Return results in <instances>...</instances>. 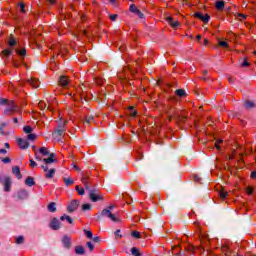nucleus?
I'll list each match as a JSON object with an SVG mask.
<instances>
[{
    "label": "nucleus",
    "instance_id": "obj_7",
    "mask_svg": "<svg viewBox=\"0 0 256 256\" xmlns=\"http://www.w3.org/2000/svg\"><path fill=\"white\" fill-rule=\"evenodd\" d=\"M80 203L81 202L79 200H72L67 206L68 213H75V211L79 209Z\"/></svg>",
    "mask_w": 256,
    "mask_h": 256
},
{
    "label": "nucleus",
    "instance_id": "obj_57",
    "mask_svg": "<svg viewBox=\"0 0 256 256\" xmlns=\"http://www.w3.org/2000/svg\"><path fill=\"white\" fill-rule=\"evenodd\" d=\"M1 161H2V163L7 165V164L11 163V158H9V157L1 158Z\"/></svg>",
    "mask_w": 256,
    "mask_h": 256
},
{
    "label": "nucleus",
    "instance_id": "obj_63",
    "mask_svg": "<svg viewBox=\"0 0 256 256\" xmlns=\"http://www.w3.org/2000/svg\"><path fill=\"white\" fill-rule=\"evenodd\" d=\"M245 155H247V153H240L239 154V161L243 162V157H245Z\"/></svg>",
    "mask_w": 256,
    "mask_h": 256
},
{
    "label": "nucleus",
    "instance_id": "obj_64",
    "mask_svg": "<svg viewBox=\"0 0 256 256\" xmlns=\"http://www.w3.org/2000/svg\"><path fill=\"white\" fill-rule=\"evenodd\" d=\"M82 35H83L84 37H89V30H83V31H82Z\"/></svg>",
    "mask_w": 256,
    "mask_h": 256
},
{
    "label": "nucleus",
    "instance_id": "obj_27",
    "mask_svg": "<svg viewBox=\"0 0 256 256\" xmlns=\"http://www.w3.org/2000/svg\"><path fill=\"white\" fill-rule=\"evenodd\" d=\"M216 9H218V11H223V9H225V1L220 0L217 1L215 4Z\"/></svg>",
    "mask_w": 256,
    "mask_h": 256
},
{
    "label": "nucleus",
    "instance_id": "obj_14",
    "mask_svg": "<svg viewBox=\"0 0 256 256\" xmlns=\"http://www.w3.org/2000/svg\"><path fill=\"white\" fill-rule=\"evenodd\" d=\"M59 121H58V127L57 129L63 130V131H67V123H69V121L67 120H63V118H61V114H59Z\"/></svg>",
    "mask_w": 256,
    "mask_h": 256
},
{
    "label": "nucleus",
    "instance_id": "obj_18",
    "mask_svg": "<svg viewBox=\"0 0 256 256\" xmlns=\"http://www.w3.org/2000/svg\"><path fill=\"white\" fill-rule=\"evenodd\" d=\"M62 243L65 249H71V237H69L68 235L63 236Z\"/></svg>",
    "mask_w": 256,
    "mask_h": 256
},
{
    "label": "nucleus",
    "instance_id": "obj_3",
    "mask_svg": "<svg viewBox=\"0 0 256 256\" xmlns=\"http://www.w3.org/2000/svg\"><path fill=\"white\" fill-rule=\"evenodd\" d=\"M51 49L54 51V55L52 56L51 59H55V57H59L61 55L62 57L65 56L67 53V49L64 47H61V44H55L52 45Z\"/></svg>",
    "mask_w": 256,
    "mask_h": 256
},
{
    "label": "nucleus",
    "instance_id": "obj_20",
    "mask_svg": "<svg viewBox=\"0 0 256 256\" xmlns=\"http://www.w3.org/2000/svg\"><path fill=\"white\" fill-rule=\"evenodd\" d=\"M12 173L17 179H23V175L21 174V168H19V166L12 167Z\"/></svg>",
    "mask_w": 256,
    "mask_h": 256
},
{
    "label": "nucleus",
    "instance_id": "obj_46",
    "mask_svg": "<svg viewBox=\"0 0 256 256\" xmlns=\"http://www.w3.org/2000/svg\"><path fill=\"white\" fill-rule=\"evenodd\" d=\"M131 235L134 239H141V233L139 231H132Z\"/></svg>",
    "mask_w": 256,
    "mask_h": 256
},
{
    "label": "nucleus",
    "instance_id": "obj_44",
    "mask_svg": "<svg viewBox=\"0 0 256 256\" xmlns=\"http://www.w3.org/2000/svg\"><path fill=\"white\" fill-rule=\"evenodd\" d=\"M15 243H16L17 245H21V244L25 243V238H24L23 236H18V237L16 238Z\"/></svg>",
    "mask_w": 256,
    "mask_h": 256
},
{
    "label": "nucleus",
    "instance_id": "obj_56",
    "mask_svg": "<svg viewBox=\"0 0 256 256\" xmlns=\"http://www.w3.org/2000/svg\"><path fill=\"white\" fill-rule=\"evenodd\" d=\"M95 83H96V85H103V83H105V81L103 80V78H96Z\"/></svg>",
    "mask_w": 256,
    "mask_h": 256
},
{
    "label": "nucleus",
    "instance_id": "obj_37",
    "mask_svg": "<svg viewBox=\"0 0 256 256\" xmlns=\"http://www.w3.org/2000/svg\"><path fill=\"white\" fill-rule=\"evenodd\" d=\"M218 46L222 47L223 49H229V43H227V41H223V40L218 41Z\"/></svg>",
    "mask_w": 256,
    "mask_h": 256
},
{
    "label": "nucleus",
    "instance_id": "obj_2",
    "mask_svg": "<svg viewBox=\"0 0 256 256\" xmlns=\"http://www.w3.org/2000/svg\"><path fill=\"white\" fill-rule=\"evenodd\" d=\"M0 183H1V185H3L4 191L6 193H9V191H11V185H12L11 176L1 174L0 175Z\"/></svg>",
    "mask_w": 256,
    "mask_h": 256
},
{
    "label": "nucleus",
    "instance_id": "obj_23",
    "mask_svg": "<svg viewBox=\"0 0 256 256\" xmlns=\"http://www.w3.org/2000/svg\"><path fill=\"white\" fill-rule=\"evenodd\" d=\"M66 130H61L56 128L53 132L54 139H57L58 137H62Z\"/></svg>",
    "mask_w": 256,
    "mask_h": 256
},
{
    "label": "nucleus",
    "instance_id": "obj_45",
    "mask_svg": "<svg viewBox=\"0 0 256 256\" xmlns=\"http://www.w3.org/2000/svg\"><path fill=\"white\" fill-rule=\"evenodd\" d=\"M75 190L77 191L78 195H85V189L84 188L76 186Z\"/></svg>",
    "mask_w": 256,
    "mask_h": 256
},
{
    "label": "nucleus",
    "instance_id": "obj_24",
    "mask_svg": "<svg viewBox=\"0 0 256 256\" xmlns=\"http://www.w3.org/2000/svg\"><path fill=\"white\" fill-rule=\"evenodd\" d=\"M228 195H229V192H227V190H225V188L220 189L219 196H220L222 201H225V199H227Z\"/></svg>",
    "mask_w": 256,
    "mask_h": 256
},
{
    "label": "nucleus",
    "instance_id": "obj_32",
    "mask_svg": "<svg viewBox=\"0 0 256 256\" xmlns=\"http://www.w3.org/2000/svg\"><path fill=\"white\" fill-rule=\"evenodd\" d=\"M221 252H222L225 256H231V250L228 248V246H222V247H221Z\"/></svg>",
    "mask_w": 256,
    "mask_h": 256
},
{
    "label": "nucleus",
    "instance_id": "obj_38",
    "mask_svg": "<svg viewBox=\"0 0 256 256\" xmlns=\"http://www.w3.org/2000/svg\"><path fill=\"white\" fill-rule=\"evenodd\" d=\"M244 105L247 109H253L255 107V103L251 100H246Z\"/></svg>",
    "mask_w": 256,
    "mask_h": 256
},
{
    "label": "nucleus",
    "instance_id": "obj_31",
    "mask_svg": "<svg viewBox=\"0 0 256 256\" xmlns=\"http://www.w3.org/2000/svg\"><path fill=\"white\" fill-rule=\"evenodd\" d=\"M75 253L76 255H85V248L83 246H76Z\"/></svg>",
    "mask_w": 256,
    "mask_h": 256
},
{
    "label": "nucleus",
    "instance_id": "obj_60",
    "mask_svg": "<svg viewBox=\"0 0 256 256\" xmlns=\"http://www.w3.org/2000/svg\"><path fill=\"white\" fill-rule=\"evenodd\" d=\"M236 80H237L236 77L228 76V82H229V83H235Z\"/></svg>",
    "mask_w": 256,
    "mask_h": 256
},
{
    "label": "nucleus",
    "instance_id": "obj_50",
    "mask_svg": "<svg viewBox=\"0 0 256 256\" xmlns=\"http://www.w3.org/2000/svg\"><path fill=\"white\" fill-rule=\"evenodd\" d=\"M221 143H223V140H222V139H219V140H217V141L215 142V147H216V149H217L218 151L221 150V146H220Z\"/></svg>",
    "mask_w": 256,
    "mask_h": 256
},
{
    "label": "nucleus",
    "instance_id": "obj_28",
    "mask_svg": "<svg viewBox=\"0 0 256 256\" xmlns=\"http://www.w3.org/2000/svg\"><path fill=\"white\" fill-rule=\"evenodd\" d=\"M175 95H177V97L183 98L187 97V92H185V89H177L175 91Z\"/></svg>",
    "mask_w": 256,
    "mask_h": 256
},
{
    "label": "nucleus",
    "instance_id": "obj_51",
    "mask_svg": "<svg viewBox=\"0 0 256 256\" xmlns=\"http://www.w3.org/2000/svg\"><path fill=\"white\" fill-rule=\"evenodd\" d=\"M84 233H85L86 237H88V239H93V232H91L89 230H84Z\"/></svg>",
    "mask_w": 256,
    "mask_h": 256
},
{
    "label": "nucleus",
    "instance_id": "obj_5",
    "mask_svg": "<svg viewBox=\"0 0 256 256\" xmlns=\"http://www.w3.org/2000/svg\"><path fill=\"white\" fill-rule=\"evenodd\" d=\"M89 197H90V200L93 202V203H97V201H103V195L99 194L97 192V190H91L89 188Z\"/></svg>",
    "mask_w": 256,
    "mask_h": 256
},
{
    "label": "nucleus",
    "instance_id": "obj_15",
    "mask_svg": "<svg viewBox=\"0 0 256 256\" xmlns=\"http://www.w3.org/2000/svg\"><path fill=\"white\" fill-rule=\"evenodd\" d=\"M27 197H29V193L27 192V190L25 189H22V190H19L18 193H17V199L19 201H23L25 199H27Z\"/></svg>",
    "mask_w": 256,
    "mask_h": 256
},
{
    "label": "nucleus",
    "instance_id": "obj_1",
    "mask_svg": "<svg viewBox=\"0 0 256 256\" xmlns=\"http://www.w3.org/2000/svg\"><path fill=\"white\" fill-rule=\"evenodd\" d=\"M87 93H89V88L85 86V84H81L76 88V93L74 94L75 101H89L87 97Z\"/></svg>",
    "mask_w": 256,
    "mask_h": 256
},
{
    "label": "nucleus",
    "instance_id": "obj_36",
    "mask_svg": "<svg viewBox=\"0 0 256 256\" xmlns=\"http://www.w3.org/2000/svg\"><path fill=\"white\" fill-rule=\"evenodd\" d=\"M130 117H137V110L133 106H130L128 108Z\"/></svg>",
    "mask_w": 256,
    "mask_h": 256
},
{
    "label": "nucleus",
    "instance_id": "obj_41",
    "mask_svg": "<svg viewBox=\"0 0 256 256\" xmlns=\"http://www.w3.org/2000/svg\"><path fill=\"white\" fill-rule=\"evenodd\" d=\"M95 121V117L93 116H86L84 122L87 123V125H91Z\"/></svg>",
    "mask_w": 256,
    "mask_h": 256
},
{
    "label": "nucleus",
    "instance_id": "obj_21",
    "mask_svg": "<svg viewBox=\"0 0 256 256\" xmlns=\"http://www.w3.org/2000/svg\"><path fill=\"white\" fill-rule=\"evenodd\" d=\"M81 182L83 183L86 191H89V175L82 174Z\"/></svg>",
    "mask_w": 256,
    "mask_h": 256
},
{
    "label": "nucleus",
    "instance_id": "obj_49",
    "mask_svg": "<svg viewBox=\"0 0 256 256\" xmlns=\"http://www.w3.org/2000/svg\"><path fill=\"white\" fill-rule=\"evenodd\" d=\"M9 103H11V101H8L5 98H0V105H7V106H9Z\"/></svg>",
    "mask_w": 256,
    "mask_h": 256
},
{
    "label": "nucleus",
    "instance_id": "obj_26",
    "mask_svg": "<svg viewBox=\"0 0 256 256\" xmlns=\"http://www.w3.org/2000/svg\"><path fill=\"white\" fill-rule=\"evenodd\" d=\"M47 209L50 213H55V211H57V204L55 202H51L48 204Z\"/></svg>",
    "mask_w": 256,
    "mask_h": 256
},
{
    "label": "nucleus",
    "instance_id": "obj_29",
    "mask_svg": "<svg viewBox=\"0 0 256 256\" xmlns=\"http://www.w3.org/2000/svg\"><path fill=\"white\" fill-rule=\"evenodd\" d=\"M8 45H9V47H15V45H17V40L15 39V37L13 35L9 36Z\"/></svg>",
    "mask_w": 256,
    "mask_h": 256
},
{
    "label": "nucleus",
    "instance_id": "obj_61",
    "mask_svg": "<svg viewBox=\"0 0 256 256\" xmlns=\"http://www.w3.org/2000/svg\"><path fill=\"white\" fill-rule=\"evenodd\" d=\"M117 17H118L117 14H111L110 15V21H117Z\"/></svg>",
    "mask_w": 256,
    "mask_h": 256
},
{
    "label": "nucleus",
    "instance_id": "obj_8",
    "mask_svg": "<svg viewBox=\"0 0 256 256\" xmlns=\"http://www.w3.org/2000/svg\"><path fill=\"white\" fill-rule=\"evenodd\" d=\"M101 216L102 217H108V219H110L114 223H119V219L117 218V216H115V214L111 213L110 210L103 209L102 212H101Z\"/></svg>",
    "mask_w": 256,
    "mask_h": 256
},
{
    "label": "nucleus",
    "instance_id": "obj_4",
    "mask_svg": "<svg viewBox=\"0 0 256 256\" xmlns=\"http://www.w3.org/2000/svg\"><path fill=\"white\" fill-rule=\"evenodd\" d=\"M14 113H19V106L14 101H10L8 107L4 110V115L11 116Z\"/></svg>",
    "mask_w": 256,
    "mask_h": 256
},
{
    "label": "nucleus",
    "instance_id": "obj_39",
    "mask_svg": "<svg viewBox=\"0 0 256 256\" xmlns=\"http://www.w3.org/2000/svg\"><path fill=\"white\" fill-rule=\"evenodd\" d=\"M176 121H177V123H185L187 121V116L178 115L176 117Z\"/></svg>",
    "mask_w": 256,
    "mask_h": 256
},
{
    "label": "nucleus",
    "instance_id": "obj_10",
    "mask_svg": "<svg viewBox=\"0 0 256 256\" xmlns=\"http://www.w3.org/2000/svg\"><path fill=\"white\" fill-rule=\"evenodd\" d=\"M194 17H196V19H200V21H203L205 25H207V23H209V19H211L209 14L203 15L201 12L194 13Z\"/></svg>",
    "mask_w": 256,
    "mask_h": 256
},
{
    "label": "nucleus",
    "instance_id": "obj_34",
    "mask_svg": "<svg viewBox=\"0 0 256 256\" xmlns=\"http://www.w3.org/2000/svg\"><path fill=\"white\" fill-rule=\"evenodd\" d=\"M16 53L19 57H25V55H27V50L25 48L16 49Z\"/></svg>",
    "mask_w": 256,
    "mask_h": 256
},
{
    "label": "nucleus",
    "instance_id": "obj_54",
    "mask_svg": "<svg viewBox=\"0 0 256 256\" xmlns=\"http://www.w3.org/2000/svg\"><path fill=\"white\" fill-rule=\"evenodd\" d=\"M246 193H247V195H253V193H254L253 187L248 186L246 188Z\"/></svg>",
    "mask_w": 256,
    "mask_h": 256
},
{
    "label": "nucleus",
    "instance_id": "obj_43",
    "mask_svg": "<svg viewBox=\"0 0 256 256\" xmlns=\"http://www.w3.org/2000/svg\"><path fill=\"white\" fill-rule=\"evenodd\" d=\"M23 131H24V133L29 135V134L33 133V127H31V126H24Z\"/></svg>",
    "mask_w": 256,
    "mask_h": 256
},
{
    "label": "nucleus",
    "instance_id": "obj_33",
    "mask_svg": "<svg viewBox=\"0 0 256 256\" xmlns=\"http://www.w3.org/2000/svg\"><path fill=\"white\" fill-rule=\"evenodd\" d=\"M173 255H181V246L176 245L172 248Z\"/></svg>",
    "mask_w": 256,
    "mask_h": 256
},
{
    "label": "nucleus",
    "instance_id": "obj_13",
    "mask_svg": "<svg viewBox=\"0 0 256 256\" xmlns=\"http://www.w3.org/2000/svg\"><path fill=\"white\" fill-rule=\"evenodd\" d=\"M42 161L45 163V165H47V167H49L51 163H57V159H55V153H51L48 158H44Z\"/></svg>",
    "mask_w": 256,
    "mask_h": 256
},
{
    "label": "nucleus",
    "instance_id": "obj_47",
    "mask_svg": "<svg viewBox=\"0 0 256 256\" xmlns=\"http://www.w3.org/2000/svg\"><path fill=\"white\" fill-rule=\"evenodd\" d=\"M39 152L41 153V155H49V150L46 147H41L39 149Z\"/></svg>",
    "mask_w": 256,
    "mask_h": 256
},
{
    "label": "nucleus",
    "instance_id": "obj_59",
    "mask_svg": "<svg viewBox=\"0 0 256 256\" xmlns=\"http://www.w3.org/2000/svg\"><path fill=\"white\" fill-rule=\"evenodd\" d=\"M87 247H88V249H89L90 251H94V249H95V246H94L93 243H91V242H87Z\"/></svg>",
    "mask_w": 256,
    "mask_h": 256
},
{
    "label": "nucleus",
    "instance_id": "obj_62",
    "mask_svg": "<svg viewBox=\"0 0 256 256\" xmlns=\"http://www.w3.org/2000/svg\"><path fill=\"white\" fill-rule=\"evenodd\" d=\"M37 165V162L34 161L33 159L30 160V167L35 168V166Z\"/></svg>",
    "mask_w": 256,
    "mask_h": 256
},
{
    "label": "nucleus",
    "instance_id": "obj_55",
    "mask_svg": "<svg viewBox=\"0 0 256 256\" xmlns=\"http://www.w3.org/2000/svg\"><path fill=\"white\" fill-rule=\"evenodd\" d=\"M251 64L249 63V60L247 58L244 59V61L241 63V67H249Z\"/></svg>",
    "mask_w": 256,
    "mask_h": 256
},
{
    "label": "nucleus",
    "instance_id": "obj_25",
    "mask_svg": "<svg viewBox=\"0 0 256 256\" xmlns=\"http://www.w3.org/2000/svg\"><path fill=\"white\" fill-rule=\"evenodd\" d=\"M25 185L28 187H33V185H35V179L31 176H28L25 180Z\"/></svg>",
    "mask_w": 256,
    "mask_h": 256
},
{
    "label": "nucleus",
    "instance_id": "obj_48",
    "mask_svg": "<svg viewBox=\"0 0 256 256\" xmlns=\"http://www.w3.org/2000/svg\"><path fill=\"white\" fill-rule=\"evenodd\" d=\"M28 141H35L37 139V134L30 133L27 135Z\"/></svg>",
    "mask_w": 256,
    "mask_h": 256
},
{
    "label": "nucleus",
    "instance_id": "obj_42",
    "mask_svg": "<svg viewBox=\"0 0 256 256\" xmlns=\"http://www.w3.org/2000/svg\"><path fill=\"white\" fill-rule=\"evenodd\" d=\"M131 253L134 256H141V252L139 251V248H137V247H132Z\"/></svg>",
    "mask_w": 256,
    "mask_h": 256
},
{
    "label": "nucleus",
    "instance_id": "obj_35",
    "mask_svg": "<svg viewBox=\"0 0 256 256\" xmlns=\"http://www.w3.org/2000/svg\"><path fill=\"white\" fill-rule=\"evenodd\" d=\"M11 53H13V49L7 48L1 52V55H3L4 57H9Z\"/></svg>",
    "mask_w": 256,
    "mask_h": 256
},
{
    "label": "nucleus",
    "instance_id": "obj_58",
    "mask_svg": "<svg viewBox=\"0 0 256 256\" xmlns=\"http://www.w3.org/2000/svg\"><path fill=\"white\" fill-rule=\"evenodd\" d=\"M235 155H237V151L236 150H233L232 151V154L229 155L228 159L231 161L233 159H235Z\"/></svg>",
    "mask_w": 256,
    "mask_h": 256
},
{
    "label": "nucleus",
    "instance_id": "obj_19",
    "mask_svg": "<svg viewBox=\"0 0 256 256\" xmlns=\"http://www.w3.org/2000/svg\"><path fill=\"white\" fill-rule=\"evenodd\" d=\"M18 147L21 149H27L29 147V142L23 138L17 139Z\"/></svg>",
    "mask_w": 256,
    "mask_h": 256
},
{
    "label": "nucleus",
    "instance_id": "obj_53",
    "mask_svg": "<svg viewBox=\"0 0 256 256\" xmlns=\"http://www.w3.org/2000/svg\"><path fill=\"white\" fill-rule=\"evenodd\" d=\"M18 5L20 7V13H26V11H25V3L20 2Z\"/></svg>",
    "mask_w": 256,
    "mask_h": 256
},
{
    "label": "nucleus",
    "instance_id": "obj_9",
    "mask_svg": "<svg viewBox=\"0 0 256 256\" xmlns=\"http://www.w3.org/2000/svg\"><path fill=\"white\" fill-rule=\"evenodd\" d=\"M58 85L59 87H63V89H66L69 86V77L62 75L58 79Z\"/></svg>",
    "mask_w": 256,
    "mask_h": 256
},
{
    "label": "nucleus",
    "instance_id": "obj_11",
    "mask_svg": "<svg viewBox=\"0 0 256 256\" xmlns=\"http://www.w3.org/2000/svg\"><path fill=\"white\" fill-rule=\"evenodd\" d=\"M50 229H53V231H58V229H61V222L57 218H53L50 222Z\"/></svg>",
    "mask_w": 256,
    "mask_h": 256
},
{
    "label": "nucleus",
    "instance_id": "obj_12",
    "mask_svg": "<svg viewBox=\"0 0 256 256\" xmlns=\"http://www.w3.org/2000/svg\"><path fill=\"white\" fill-rule=\"evenodd\" d=\"M129 11H131V13H134L135 15H138L140 19H143V17H145L143 12H141V10L137 9V6L135 4H132L130 6Z\"/></svg>",
    "mask_w": 256,
    "mask_h": 256
},
{
    "label": "nucleus",
    "instance_id": "obj_6",
    "mask_svg": "<svg viewBox=\"0 0 256 256\" xmlns=\"http://www.w3.org/2000/svg\"><path fill=\"white\" fill-rule=\"evenodd\" d=\"M42 169L44 172H46L44 174L45 179H53V177H55V172H56L55 168L49 169V166L42 165Z\"/></svg>",
    "mask_w": 256,
    "mask_h": 256
},
{
    "label": "nucleus",
    "instance_id": "obj_52",
    "mask_svg": "<svg viewBox=\"0 0 256 256\" xmlns=\"http://www.w3.org/2000/svg\"><path fill=\"white\" fill-rule=\"evenodd\" d=\"M91 210V204H83L82 211H89Z\"/></svg>",
    "mask_w": 256,
    "mask_h": 256
},
{
    "label": "nucleus",
    "instance_id": "obj_30",
    "mask_svg": "<svg viewBox=\"0 0 256 256\" xmlns=\"http://www.w3.org/2000/svg\"><path fill=\"white\" fill-rule=\"evenodd\" d=\"M60 221H67V223H69L70 225H73V218H71L67 214H64L63 216H61Z\"/></svg>",
    "mask_w": 256,
    "mask_h": 256
},
{
    "label": "nucleus",
    "instance_id": "obj_16",
    "mask_svg": "<svg viewBox=\"0 0 256 256\" xmlns=\"http://www.w3.org/2000/svg\"><path fill=\"white\" fill-rule=\"evenodd\" d=\"M166 21L173 29L179 27V21L171 16L166 17Z\"/></svg>",
    "mask_w": 256,
    "mask_h": 256
},
{
    "label": "nucleus",
    "instance_id": "obj_40",
    "mask_svg": "<svg viewBox=\"0 0 256 256\" xmlns=\"http://www.w3.org/2000/svg\"><path fill=\"white\" fill-rule=\"evenodd\" d=\"M63 181H64V183H65V185H66L67 187H69V185H73V184L75 183V181H73V179H71L70 177H68V178H63Z\"/></svg>",
    "mask_w": 256,
    "mask_h": 256
},
{
    "label": "nucleus",
    "instance_id": "obj_17",
    "mask_svg": "<svg viewBox=\"0 0 256 256\" xmlns=\"http://www.w3.org/2000/svg\"><path fill=\"white\" fill-rule=\"evenodd\" d=\"M38 107H39V109H41V111H43L45 109H47V111H51V112L54 111L53 106L52 105L47 106V103H45L44 101H40L38 103Z\"/></svg>",
    "mask_w": 256,
    "mask_h": 256
},
{
    "label": "nucleus",
    "instance_id": "obj_22",
    "mask_svg": "<svg viewBox=\"0 0 256 256\" xmlns=\"http://www.w3.org/2000/svg\"><path fill=\"white\" fill-rule=\"evenodd\" d=\"M28 83H29V85H31V87H33V89H37V87H39V85H40L39 80L36 78L28 79Z\"/></svg>",
    "mask_w": 256,
    "mask_h": 256
}]
</instances>
